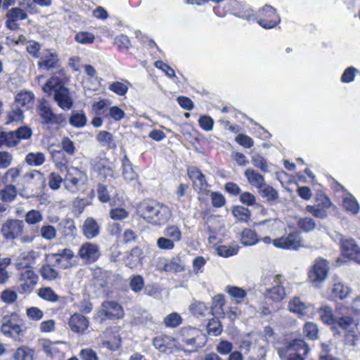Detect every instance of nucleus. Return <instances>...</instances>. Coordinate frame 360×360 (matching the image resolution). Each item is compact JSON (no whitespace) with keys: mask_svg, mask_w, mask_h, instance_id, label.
<instances>
[{"mask_svg":"<svg viewBox=\"0 0 360 360\" xmlns=\"http://www.w3.org/2000/svg\"><path fill=\"white\" fill-rule=\"evenodd\" d=\"M5 146L8 148L16 146L20 141L15 131H4Z\"/></svg>","mask_w":360,"mask_h":360,"instance_id":"obj_51","label":"nucleus"},{"mask_svg":"<svg viewBox=\"0 0 360 360\" xmlns=\"http://www.w3.org/2000/svg\"><path fill=\"white\" fill-rule=\"evenodd\" d=\"M82 232L86 238L91 240L99 236L101 226L94 218L89 217L84 221Z\"/></svg>","mask_w":360,"mask_h":360,"instance_id":"obj_16","label":"nucleus"},{"mask_svg":"<svg viewBox=\"0 0 360 360\" xmlns=\"http://www.w3.org/2000/svg\"><path fill=\"white\" fill-rule=\"evenodd\" d=\"M6 18L10 19L11 21H18L19 20H25L27 18V13L20 8H13L8 10L6 15Z\"/></svg>","mask_w":360,"mask_h":360,"instance_id":"obj_40","label":"nucleus"},{"mask_svg":"<svg viewBox=\"0 0 360 360\" xmlns=\"http://www.w3.org/2000/svg\"><path fill=\"white\" fill-rule=\"evenodd\" d=\"M328 270V262L326 259L318 258L309 272V278L313 283H321L327 278Z\"/></svg>","mask_w":360,"mask_h":360,"instance_id":"obj_10","label":"nucleus"},{"mask_svg":"<svg viewBox=\"0 0 360 360\" xmlns=\"http://www.w3.org/2000/svg\"><path fill=\"white\" fill-rule=\"evenodd\" d=\"M34 98V96L32 92L21 91L16 95L15 102L16 105L28 109L32 106Z\"/></svg>","mask_w":360,"mask_h":360,"instance_id":"obj_23","label":"nucleus"},{"mask_svg":"<svg viewBox=\"0 0 360 360\" xmlns=\"http://www.w3.org/2000/svg\"><path fill=\"white\" fill-rule=\"evenodd\" d=\"M333 294L335 297L343 300L348 296L350 290L347 286L341 283H335L332 290Z\"/></svg>","mask_w":360,"mask_h":360,"instance_id":"obj_47","label":"nucleus"},{"mask_svg":"<svg viewBox=\"0 0 360 360\" xmlns=\"http://www.w3.org/2000/svg\"><path fill=\"white\" fill-rule=\"evenodd\" d=\"M143 259V251L139 247L132 248L129 255L126 259V265L132 269L136 267L139 264L141 263Z\"/></svg>","mask_w":360,"mask_h":360,"instance_id":"obj_24","label":"nucleus"},{"mask_svg":"<svg viewBox=\"0 0 360 360\" xmlns=\"http://www.w3.org/2000/svg\"><path fill=\"white\" fill-rule=\"evenodd\" d=\"M288 309L292 312L303 315L306 313L307 306L298 297H295L289 302Z\"/></svg>","mask_w":360,"mask_h":360,"instance_id":"obj_43","label":"nucleus"},{"mask_svg":"<svg viewBox=\"0 0 360 360\" xmlns=\"http://www.w3.org/2000/svg\"><path fill=\"white\" fill-rule=\"evenodd\" d=\"M94 39V35L88 32H80L75 36V39L80 44H92Z\"/></svg>","mask_w":360,"mask_h":360,"instance_id":"obj_60","label":"nucleus"},{"mask_svg":"<svg viewBox=\"0 0 360 360\" xmlns=\"http://www.w3.org/2000/svg\"><path fill=\"white\" fill-rule=\"evenodd\" d=\"M64 181L65 188L68 191L76 193L84 188L85 184L87 181V176L85 172L77 167H71L68 169Z\"/></svg>","mask_w":360,"mask_h":360,"instance_id":"obj_4","label":"nucleus"},{"mask_svg":"<svg viewBox=\"0 0 360 360\" xmlns=\"http://www.w3.org/2000/svg\"><path fill=\"white\" fill-rule=\"evenodd\" d=\"M238 246H227V245H219L217 249V253L224 257H229L235 255L238 253Z\"/></svg>","mask_w":360,"mask_h":360,"instance_id":"obj_52","label":"nucleus"},{"mask_svg":"<svg viewBox=\"0 0 360 360\" xmlns=\"http://www.w3.org/2000/svg\"><path fill=\"white\" fill-rule=\"evenodd\" d=\"M340 245L342 255L347 258L352 256L359 248L352 238H342L340 239Z\"/></svg>","mask_w":360,"mask_h":360,"instance_id":"obj_26","label":"nucleus"},{"mask_svg":"<svg viewBox=\"0 0 360 360\" xmlns=\"http://www.w3.org/2000/svg\"><path fill=\"white\" fill-rule=\"evenodd\" d=\"M144 281L141 276H133L130 278L129 287L135 292H140L144 287Z\"/></svg>","mask_w":360,"mask_h":360,"instance_id":"obj_55","label":"nucleus"},{"mask_svg":"<svg viewBox=\"0 0 360 360\" xmlns=\"http://www.w3.org/2000/svg\"><path fill=\"white\" fill-rule=\"evenodd\" d=\"M181 342L190 347L189 352H194L197 349L196 337L199 334V331L191 327H184L181 329Z\"/></svg>","mask_w":360,"mask_h":360,"instance_id":"obj_18","label":"nucleus"},{"mask_svg":"<svg viewBox=\"0 0 360 360\" xmlns=\"http://www.w3.org/2000/svg\"><path fill=\"white\" fill-rule=\"evenodd\" d=\"M58 61V56L56 53H51L47 56L42 57L38 65L41 68L49 70L51 68H55Z\"/></svg>","mask_w":360,"mask_h":360,"instance_id":"obj_35","label":"nucleus"},{"mask_svg":"<svg viewBox=\"0 0 360 360\" xmlns=\"http://www.w3.org/2000/svg\"><path fill=\"white\" fill-rule=\"evenodd\" d=\"M343 206L347 211L352 214H357L359 211V205L354 197L345 198L343 200Z\"/></svg>","mask_w":360,"mask_h":360,"instance_id":"obj_54","label":"nucleus"},{"mask_svg":"<svg viewBox=\"0 0 360 360\" xmlns=\"http://www.w3.org/2000/svg\"><path fill=\"white\" fill-rule=\"evenodd\" d=\"M318 315L321 321L326 325L330 326L332 330L335 334H340L339 330L335 326V321L338 316L334 314L333 308L326 304H322L317 309Z\"/></svg>","mask_w":360,"mask_h":360,"instance_id":"obj_13","label":"nucleus"},{"mask_svg":"<svg viewBox=\"0 0 360 360\" xmlns=\"http://www.w3.org/2000/svg\"><path fill=\"white\" fill-rule=\"evenodd\" d=\"M188 176L193 183V186L195 190L198 189L200 191L210 192L206 188L208 186L205 176L195 167H191L188 168Z\"/></svg>","mask_w":360,"mask_h":360,"instance_id":"obj_14","label":"nucleus"},{"mask_svg":"<svg viewBox=\"0 0 360 360\" xmlns=\"http://www.w3.org/2000/svg\"><path fill=\"white\" fill-rule=\"evenodd\" d=\"M303 333L309 340L318 338L319 328L317 324L313 322H307L303 327Z\"/></svg>","mask_w":360,"mask_h":360,"instance_id":"obj_41","label":"nucleus"},{"mask_svg":"<svg viewBox=\"0 0 360 360\" xmlns=\"http://www.w3.org/2000/svg\"><path fill=\"white\" fill-rule=\"evenodd\" d=\"M39 296L47 301L56 302L58 300V295L49 287L41 288L39 290Z\"/></svg>","mask_w":360,"mask_h":360,"instance_id":"obj_48","label":"nucleus"},{"mask_svg":"<svg viewBox=\"0 0 360 360\" xmlns=\"http://www.w3.org/2000/svg\"><path fill=\"white\" fill-rule=\"evenodd\" d=\"M165 237L176 243L181 239V231L180 229L174 225L168 226L163 232Z\"/></svg>","mask_w":360,"mask_h":360,"instance_id":"obj_36","label":"nucleus"},{"mask_svg":"<svg viewBox=\"0 0 360 360\" xmlns=\"http://www.w3.org/2000/svg\"><path fill=\"white\" fill-rule=\"evenodd\" d=\"M38 111L39 116L43 119V124H51V118L53 116V111L50 106L46 105V101L44 99H42L40 101L39 105H38Z\"/></svg>","mask_w":360,"mask_h":360,"instance_id":"obj_28","label":"nucleus"},{"mask_svg":"<svg viewBox=\"0 0 360 360\" xmlns=\"http://www.w3.org/2000/svg\"><path fill=\"white\" fill-rule=\"evenodd\" d=\"M300 236L297 232L289 233L286 236H283L273 240V245L282 249L297 250L300 247Z\"/></svg>","mask_w":360,"mask_h":360,"instance_id":"obj_12","label":"nucleus"},{"mask_svg":"<svg viewBox=\"0 0 360 360\" xmlns=\"http://www.w3.org/2000/svg\"><path fill=\"white\" fill-rule=\"evenodd\" d=\"M68 324L72 331L79 333L87 329L89 321L82 314L75 313L70 316Z\"/></svg>","mask_w":360,"mask_h":360,"instance_id":"obj_20","label":"nucleus"},{"mask_svg":"<svg viewBox=\"0 0 360 360\" xmlns=\"http://www.w3.org/2000/svg\"><path fill=\"white\" fill-rule=\"evenodd\" d=\"M25 162L30 166H40L45 162V155L43 153H29L25 157Z\"/></svg>","mask_w":360,"mask_h":360,"instance_id":"obj_34","label":"nucleus"},{"mask_svg":"<svg viewBox=\"0 0 360 360\" xmlns=\"http://www.w3.org/2000/svg\"><path fill=\"white\" fill-rule=\"evenodd\" d=\"M43 219V215L40 211L37 210H31L25 215V221L30 225L37 224Z\"/></svg>","mask_w":360,"mask_h":360,"instance_id":"obj_45","label":"nucleus"},{"mask_svg":"<svg viewBox=\"0 0 360 360\" xmlns=\"http://www.w3.org/2000/svg\"><path fill=\"white\" fill-rule=\"evenodd\" d=\"M27 258H28V254L22 253L18 257L16 262L17 269H22L18 282L20 292L22 293L32 292L39 280L38 275L32 269L27 268L30 262L22 261Z\"/></svg>","mask_w":360,"mask_h":360,"instance_id":"obj_3","label":"nucleus"},{"mask_svg":"<svg viewBox=\"0 0 360 360\" xmlns=\"http://www.w3.org/2000/svg\"><path fill=\"white\" fill-rule=\"evenodd\" d=\"M99 246L93 243H84L79 248L78 256L86 264L96 262L101 256Z\"/></svg>","mask_w":360,"mask_h":360,"instance_id":"obj_8","label":"nucleus"},{"mask_svg":"<svg viewBox=\"0 0 360 360\" xmlns=\"http://www.w3.org/2000/svg\"><path fill=\"white\" fill-rule=\"evenodd\" d=\"M22 110L20 108L19 106L15 105V106H13L8 114V121L6 123L8 124L13 122H20L22 121Z\"/></svg>","mask_w":360,"mask_h":360,"instance_id":"obj_57","label":"nucleus"},{"mask_svg":"<svg viewBox=\"0 0 360 360\" xmlns=\"http://www.w3.org/2000/svg\"><path fill=\"white\" fill-rule=\"evenodd\" d=\"M34 352L27 347H18L13 354L15 360H33Z\"/></svg>","mask_w":360,"mask_h":360,"instance_id":"obj_37","label":"nucleus"},{"mask_svg":"<svg viewBox=\"0 0 360 360\" xmlns=\"http://www.w3.org/2000/svg\"><path fill=\"white\" fill-rule=\"evenodd\" d=\"M114 43L121 50L127 51L131 46L130 40L128 37L124 34H120L115 38Z\"/></svg>","mask_w":360,"mask_h":360,"instance_id":"obj_61","label":"nucleus"},{"mask_svg":"<svg viewBox=\"0 0 360 360\" xmlns=\"http://www.w3.org/2000/svg\"><path fill=\"white\" fill-rule=\"evenodd\" d=\"M128 216L129 212L124 208L117 207L110 211V217L114 220H122Z\"/></svg>","mask_w":360,"mask_h":360,"instance_id":"obj_62","label":"nucleus"},{"mask_svg":"<svg viewBox=\"0 0 360 360\" xmlns=\"http://www.w3.org/2000/svg\"><path fill=\"white\" fill-rule=\"evenodd\" d=\"M281 275H276L274 278L276 285L271 288H266L264 292L265 297L274 302H281L285 296L284 288L280 285Z\"/></svg>","mask_w":360,"mask_h":360,"instance_id":"obj_17","label":"nucleus"},{"mask_svg":"<svg viewBox=\"0 0 360 360\" xmlns=\"http://www.w3.org/2000/svg\"><path fill=\"white\" fill-rule=\"evenodd\" d=\"M21 172V167H16L8 169L2 176L1 181L4 184H13L19 177Z\"/></svg>","mask_w":360,"mask_h":360,"instance_id":"obj_33","label":"nucleus"},{"mask_svg":"<svg viewBox=\"0 0 360 360\" xmlns=\"http://www.w3.org/2000/svg\"><path fill=\"white\" fill-rule=\"evenodd\" d=\"M24 226L22 220L8 219L3 224L1 233L6 239L14 240L22 235Z\"/></svg>","mask_w":360,"mask_h":360,"instance_id":"obj_11","label":"nucleus"},{"mask_svg":"<svg viewBox=\"0 0 360 360\" xmlns=\"http://www.w3.org/2000/svg\"><path fill=\"white\" fill-rule=\"evenodd\" d=\"M240 240L244 245L250 246L256 244L259 239L255 231L250 229H245L241 233Z\"/></svg>","mask_w":360,"mask_h":360,"instance_id":"obj_32","label":"nucleus"},{"mask_svg":"<svg viewBox=\"0 0 360 360\" xmlns=\"http://www.w3.org/2000/svg\"><path fill=\"white\" fill-rule=\"evenodd\" d=\"M102 314L110 319H119L124 316V310L121 305L114 301H105L102 304Z\"/></svg>","mask_w":360,"mask_h":360,"instance_id":"obj_15","label":"nucleus"},{"mask_svg":"<svg viewBox=\"0 0 360 360\" xmlns=\"http://www.w3.org/2000/svg\"><path fill=\"white\" fill-rule=\"evenodd\" d=\"M245 176L249 184L258 189L266 184L264 176L252 169H247L245 172Z\"/></svg>","mask_w":360,"mask_h":360,"instance_id":"obj_25","label":"nucleus"},{"mask_svg":"<svg viewBox=\"0 0 360 360\" xmlns=\"http://www.w3.org/2000/svg\"><path fill=\"white\" fill-rule=\"evenodd\" d=\"M232 213L240 221H247L250 215V210L243 206H234L232 208Z\"/></svg>","mask_w":360,"mask_h":360,"instance_id":"obj_56","label":"nucleus"},{"mask_svg":"<svg viewBox=\"0 0 360 360\" xmlns=\"http://www.w3.org/2000/svg\"><path fill=\"white\" fill-rule=\"evenodd\" d=\"M5 187L0 191V199L3 202L13 201L17 195L16 186L13 184H4Z\"/></svg>","mask_w":360,"mask_h":360,"instance_id":"obj_30","label":"nucleus"},{"mask_svg":"<svg viewBox=\"0 0 360 360\" xmlns=\"http://www.w3.org/2000/svg\"><path fill=\"white\" fill-rule=\"evenodd\" d=\"M122 175L126 181H131L136 179L137 174L134 171L132 164L127 158V155L122 158Z\"/></svg>","mask_w":360,"mask_h":360,"instance_id":"obj_27","label":"nucleus"},{"mask_svg":"<svg viewBox=\"0 0 360 360\" xmlns=\"http://www.w3.org/2000/svg\"><path fill=\"white\" fill-rule=\"evenodd\" d=\"M316 204L307 205L306 211L319 219H325L328 217V211L331 205L330 199L325 195L320 193L316 196Z\"/></svg>","mask_w":360,"mask_h":360,"instance_id":"obj_6","label":"nucleus"},{"mask_svg":"<svg viewBox=\"0 0 360 360\" xmlns=\"http://www.w3.org/2000/svg\"><path fill=\"white\" fill-rule=\"evenodd\" d=\"M298 227L304 232H310L316 229V224L314 219L309 217L300 218L297 221Z\"/></svg>","mask_w":360,"mask_h":360,"instance_id":"obj_39","label":"nucleus"},{"mask_svg":"<svg viewBox=\"0 0 360 360\" xmlns=\"http://www.w3.org/2000/svg\"><path fill=\"white\" fill-rule=\"evenodd\" d=\"M138 214L147 222L155 225L165 224L172 216L170 208L155 200H143L136 208Z\"/></svg>","mask_w":360,"mask_h":360,"instance_id":"obj_1","label":"nucleus"},{"mask_svg":"<svg viewBox=\"0 0 360 360\" xmlns=\"http://www.w3.org/2000/svg\"><path fill=\"white\" fill-rule=\"evenodd\" d=\"M257 338L252 340H244L241 342L240 348L245 352H249L252 350H258L259 355L263 356L265 354L264 346L257 342Z\"/></svg>","mask_w":360,"mask_h":360,"instance_id":"obj_21","label":"nucleus"},{"mask_svg":"<svg viewBox=\"0 0 360 360\" xmlns=\"http://www.w3.org/2000/svg\"><path fill=\"white\" fill-rule=\"evenodd\" d=\"M40 273L41 277L47 281H54L59 275L58 271L49 264L43 265L40 269Z\"/></svg>","mask_w":360,"mask_h":360,"instance_id":"obj_38","label":"nucleus"},{"mask_svg":"<svg viewBox=\"0 0 360 360\" xmlns=\"http://www.w3.org/2000/svg\"><path fill=\"white\" fill-rule=\"evenodd\" d=\"M309 352V347L302 339H295L278 349L279 356H287L288 354L292 353L307 355Z\"/></svg>","mask_w":360,"mask_h":360,"instance_id":"obj_9","label":"nucleus"},{"mask_svg":"<svg viewBox=\"0 0 360 360\" xmlns=\"http://www.w3.org/2000/svg\"><path fill=\"white\" fill-rule=\"evenodd\" d=\"M63 181L62 177L56 172H51L49 176V186L53 190H58Z\"/></svg>","mask_w":360,"mask_h":360,"instance_id":"obj_63","label":"nucleus"},{"mask_svg":"<svg viewBox=\"0 0 360 360\" xmlns=\"http://www.w3.org/2000/svg\"><path fill=\"white\" fill-rule=\"evenodd\" d=\"M109 90L114 92L117 95L124 96L128 91V86L125 84L120 82H115L110 84Z\"/></svg>","mask_w":360,"mask_h":360,"instance_id":"obj_59","label":"nucleus"},{"mask_svg":"<svg viewBox=\"0 0 360 360\" xmlns=\"http://www.w3.org/2000/svg\"><path fill=\"white\" fill-rule=\"evenodd\" d=\"M182 323L181 316L176 312H172L164 319V324L166 327L176 328Z\"/></svg>","mask_w":360,"mask_h":360,"instance_id":"obj_46","label":"nucleus"},{"mask_svg":"<svg viewBox=\"0 0 360 360\" xmlns=\"http://www.w3.org/2000/svg\"><path fill=\"white\" fill-rule=\"evenodd\" d=\"M252 163L255 167L259 168L263 172L269 171V167L266 159L258 153H255L252 156Z\"/></svg>","mask_w":360,"mask_h":360,"instance_id":"obj_50","label":"nucleus"},{"mask_svg":"<svg viewBox=\"0 0 360 360\" xmlns=\"http://www.w3.org/2000/svg\"><path fill=\"white\" fill-rule=\"evenodd\" d=\"M97 140L101 143L103 146H107L110 148L116 147L115 143L113 142L112 134L107 131H101L97 135Z\"/></svg>","mask_w":360,"mask_h":360,"instance_id":"obj_42","label":"nucleus"},{"mask_svg":"<svg viewBox=\"0 0 360 360\" xmlns=\"http://www.w3.org/2000/svg\"><path fill=\"white\" fill-rule=\"evenodd\" d=\"M43 91L46 93L53 91V98L63 110H68L72 108L73 100L70 95L69 89L64 86L57 77L50 78L43 86Z\"/></svg>","mask_w":360,"mask_h":360,"instance_id":"obj_2","label":"nucleus"},{"mask_svg":"<svg viewBox=\"0 0 360 360\" xmlns=\"http://www.w3.org/2000/svg\"><path fill=\"white\" fill-rule=\"evenodd\" d=\"M359 324V320L352 316L345 315L338 316L335 321V326L338 329L344 330L348 335V344L354 346L356 344V336L354 335Z\"/></svg>","mask_w":360,"mask_h":360,"instance_id":"obj_5","label":"nucleus"},{"mask_svg":"<svg viewBox=\"0 0 360 360\" xmlns=\"http://www.w3.org/2000/svg\"><path fill=\"white\" fill-rule=\"evenodd\" d=\"M69 122L74 127L82 128L86 124L87 118L82 111H72L69 119Z\"/></svg>","mask_w":360,"mask_h":360,"instance_id":"obj_31","label":"nucleus"},{"mask_svg":"<svg viewBox=\"0 0 360 360\" xmlns=\"http://www.w3.org/2000/svg\"><path fill=\"white\" fill-rule=\"evenodd\" d=\"M56 264L63 269H66L72 266L71 259L75 254L70 249L64 248L59 250L56 253H53Z\"/></svg>","mask_w":360,"mask_h":360,"instance_id":"obj_19","label":"nucleus"},{"mask_svg":"<svg viewBox=\"0 0 360 360\" xmlns=\"http://www.w3.org/2000/svg\"><path fill=\"white\" fill-rule=\"evenodd\" d=\"M259 193L269 202L276 201L278 198V192L272 186L264 184L259 189Z\"/></svg>","mask_w":360,"mask_h":360,"instance_id":"obj_29","label":"nucleus"},{"mask_svg":"<svg viewBox=\"0 0 360 360\" xmlns=\"http://www.w3.org/2000/svg\"><path fill=\"white\" fill-rule=\"evenodd\" d=\"M79 356L82 360H98L96 352L89 348L82 349Z\"/></svg>","mask_w":360,"mask_h":360,"instance_id":"obj_64","label":"nucleus"},{"mask_svg":"<svg viewBox=\"0 0 360 360\" xmlns=\"http://www.w3.org/2000/svg\"><path fill=\"white\" fill-rule=\"evenodd\" d=\"M227 292L231 297L236 300L237 303H240L246 297V292L241 288L236 286H227Z\"/></svg>","mask_w":360,"mask_h":360,"instance_id":"obj_44","label":"nucleus"},{"mask_svg":"<svg viewBox=\"0 0 360 360\" xmlns=\"http://www.w3.org/2000/svg\"><path fill=\"white\" fill-rule=\"evenodd\" d=\"M40 233L41 237L48 240H51L56 236V229L52 225L42 226Z\"/></svg>","mask_w":360,"mask_h":360,"instance_id":"obj_58","label":"nucleus"},{"mask_svg":"<svg viewBox=\"0 0 360 360\" xmlns=\"http://www.w3.org/2000/svg\"><path fill=\"white\" fill-rule=\"evenodd\" d=\"M189 309L191 312L195 316H205L208 308L206 304L200 301H195L190 305Z\"/></svg>","mask_w":360,"mask_h":360,"instance_id":"obj_49","label":"nucleus"},{"mask_svg":"<svg viewBox=\"0 0 360 360\" xmlns=\"http://www.w3.org/2000/svg\"><path fill=\"white\" fill-rule=\"evenodd\" d=\"M259 15L263 16L258 20L259 25L265 29H271L276 27L280 22V16L276 13V9L269 6L266 5L259 10Z\"/></svg>","mask_w":360,"mask_h":360,"instance_id":"obj_7","label":"nucleus"},{"mask_svg":"<svg viewBox=\"0 0 360 360\" xmlns=\"http://www.w3.org/2000/svg\"><path fill=\"white\" fill-rule=\"evenodd\" d=\"M186 266L185 262L180 257H173L164 264V271L167 272H181L184 271Z\"/></svg>","mask_w":360,"mask_h":360,"instance_id":"obj_22","label":"nucleus"},{"mask_svg":"<svg viewBox=\"0 0 360 360\" xmlns=\"http://www.w3.org/2000/svg\"><path fill=\"white\" fill-rule=\"evenodd\" d=\"M170 340L168 336L156 337L153 340V346L161 352H167L168 342Z\"/></svg>","mask_w":360,"mask_h":360,"instance_id":"obj_53","label":"nucleus"}]
</instances>
